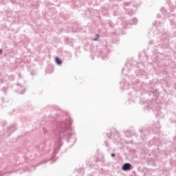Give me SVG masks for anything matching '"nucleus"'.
<instances>
[{
  "instance_id": "5",
  "label": "nucleus",
  "mask_w": 176,
  "mask_h": 176,
  "mask_svg": "<svg viewBox=\"0 0 176 176\" xmlns=\"http://www.w3.org/2000/svg\"><path fill=\"white\" fill-rule=\"evenodd\" d=\"M94 41H97V38H95Z\"/></svg>"
},
{
  "instance_id": "1",
  "label": "nucleus",
  "mask_w": 176,
  "mask_h": 176,
  "mask_svg": "<svg viewBox=\"0 0 176 176\" xmlns=\"http://www.w3.org/2000/svg\"><path fill=\"white\" fill-rule=\"evenodd\" d=\"M130 168H131V164L129 163L124 164L122 166V170H124V171H127L128 170H130Z\"/></svg>"
},
{
  "instance_id": "3",
  "label": "nucleus",
  "mask_w": 176,
  "mask_h": 176,
  "mask_svg": "<svg viewBox=\"0 0 176 176\" xmlns=\"http://www.w3.org/2000/svg\"><path fill=\"white\" fill-rule=\"evenodd\" d=\"M112 157H115V153L111 154Z\"/></svg>"
},
{
  "instance_id": "4",
  "label": "nucleus",
  "mask_w": 176,
  "mask_h": 176,
  "mask_svg": "<svg viewBox=\"0 0 176 176\" xmlns=\"http://www.w3.org/2000/svg\"><path fill=\"white\" fill-rule=\"evenodd\" d=\"M0 54H2V50H0Z\"/></svg>"
},
{
  "instance_id": "2",
  "label": "nucleus",
  "mask_w": 176,
  "mask_h": 176,
  "mask_svg": "<svg viewBox=\"0 0 176 176\" xmlns=\"http://www.w3.org/2000/svg\"><path fill=\"white\" fill-rule=\"evenodd\" d=\"M56 63L58 64V65H61L62 62H61V60H60V58H56Z\"/></svg>"
}]
</instances>
